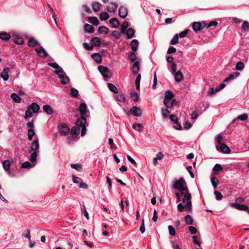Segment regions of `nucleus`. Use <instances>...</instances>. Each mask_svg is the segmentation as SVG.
I'll list each match as a JSON object with an SVG mask.
<instances>
[{"label": "nucleus", "instance_id": "obj_50", "mask_svg": "<svg viewBox=\"0 0 249 249\" xmlns=\"http://www.w3.org/2000/svg\"><path fill=\"white\" fill-rule=\"evenodd\" d=\"M240 75V73L239 72H234L231 74H230L229 76V78L230 80H233L235 78L238 77Z\"/></svg>", "mask_w": 249, "mask_h": 249}, {"label": "nucleus", "instance_id": "obj_24", "mask_svg": "<svg viewBox=\"0 0 249 249\" xmlns=\"http://www.w3.org/2000/svg\"><path fill=\"white\" fill-rule=\"evenodd\" d=\"M84 30L85 32L92 33L94 31V27L88 23H86L84 26Z\"/></svg>", "mask_w": 249, "mask_h": 249}, {"label": "nucleus", "instance_id": "obj_7", "mask_svg": "<svg viewBox=\"0 0 249 249\" xmlns=\"http://www.w3.org/2000/svg\"><path fill=\"white\" fill-rule=\"evenodd\" d=\"M58 129L61 135L66 136L70 132L69 127L64 123H60L58 126Z\"/></svg>", "mask_w": 249, "mask_h": 249}, {"label": "nucleus", "instance_id": "obj_32", "mask_svg": "<svg viewBox=\"0 0 249 249\" xmlns=\"http://www.w3.org/2000/svg\"><path fill=\"white\" fill-rule=\"evenodd\" d=\"M28 44L30 47H32L39 45L38 42L34 37H32L29 40Z\"/></svg>", "mask_w": 249, "mask_h": 249}, {"label": "nucleus", "instance_id": "obj_1", "mask_svg": "<svg viewBox=\"0 0 249 249\" xmlns=\"http://www.w3.org/2000/svg\"><path fill=\"white\" fill-rule=\"evenodd\" d=\"M78 110L80 112V114L81 115V117H79L76 122V125L81 126V136L83 137L86 133V119L84 117V115L86 114L88 110L87 108V106L86 103H82L80 104Z\"/></svg>", "mask_w": 249, "mask_h": 249}, {"label": "nucleus", "instance_id": "obj_44", "mask_svg": "<svg viewBox=\"0 0 249 249\" xmlns=\"http://www.w3.org/2000/svg\"><path fill=\"white\" fill-rule=\"evenodd\" d=\"M62 76L63 77L62 78V79H61V83L63 85H66L67 84H68L70 82L69 77L66 74H63Z\"/></svg>", "mask_w": 249, "mask_h": 249}, {"label": "nucleus", "instance_id": "obj_57", "mask_svg": "<svg viewBox=\"0 0 249 249\" xmlns=\"http://www.w3.org/2000/svg\"><path fill=\"white\" fill-rule=\"evenodd\" d=\"M189 30L188 29H185L183 32H181L179 34H178V37L180 38H183L186 36V35L188 34Z\"/></svg>", "mask_w": 249, "mask_h": 249}, {"label": "nucleus", "instance_id": "obj_14", "mask_svg": "<svg viewBox=\"0 0 249 249\" xmlns=\"http://www.w3.org/2000/svg\"><path fill=\"white\" fill-rule=\"evenodd\" d=\"M173 74H174L175 80L177 82H181L183 78V73L180 71H178Z\"/></svg>", "mask_w": 249, "mask_h": 249}, {"label": "nucleus", "instance_id": "obj_3", "mask_svg": "<svg viewBox=\"0 0 249 249\" xmlns=\"http://www.w3.org/2000/svg\"><path fill=\"white\" fill-rule=\"evenodd\" d=\"M136 51H131L129 53L128 55V58L134 63L132 65V71L134 74H137L140 71V63L137 60L138 58L137 57L135 52Z\"/></svg>", "mask_w": 249, "mask_h": 249}, {"label": "nucleus", "instance_id": "obj_34", "mask_svg": "<svg viewBox=\"0 0 249 249\" xmlns=\"http://www.w3.org/2000/svg\"><path fill=\"white\" fill-rule=\"evenodd\" d=\"M185 221L186 224L187 225H193L194 222V220L190 214H187L185 217Z\"/></svg>", "mask_w": 249, "mask_h": 249}, {"label": "nucleus", "instance_id": "obj_25", "mask_svg": "<svg viewBox=\"0 0 249 249\" xmlns=\"http://www.w3.org/2000/svg\"><path fill=\"white\" fill-rule=\"evenodd\" d=\"M88 21L89 23H91L94 26H97L99 24L100 22L98 18L96 17H90L88 18Z\"/></svg>", "mask_w": 249, "mask_h": 249}, {"label": "nucleus", "instance_id": "obj_41", "mask_svg": "<svg viewBox=\"0 0 249 249\" xmlns=\"http://www.w3.org/2000/svg\"><path fill=\"white\" fill-rule=\"evenodd\" d=\"M248 118V115L246 113H244V114H243L242 115L238 116V117L237 118V119L240 120L242 121H244L247 120ZM236 121V119H234L232 123H234Z\"/></svg>", "mask_w": 249, "mask_h": 249}, {"label": "nucleus", "instance_id": "obj_39", "mask_svg": "<svg viewBox=\"0 0 249 249\" xmlns=\"http://www.w3.org/2000/svg\"><path fill=\"white\" fill-rule=\"evenodd\" d=\"M107 87L109 89L114 93H117L118 91L117 88L111 83H108Z\"/></svg>", "mask_w": 249, "mask_h": 249}, {"label": "nucleus", "instance_id": "obj_35", "mask_svg": "<svg viewBox=\"0 0 249 249\" xmlns=\"http://www.w3.org/2000/svg\"><path fill=\"white\" fill-rule=\"evenodd\" d=\"M132 127L135 130L139 132L142 131L143 129H144L143 126L140 123L133 124Z\"/></svg>", "mask_w": 249, "mask_h": 249}, {"label": "nucleus", "instance_id": "obj_12", "mask_svg": "<svg viewBox=\"0 0 249 249\" xmlns=\"http://www.w3.org/2000/svg\"><path fill=\"white\" fill-rule=\"evenodd\" d=\"M82 127L79 126H73L71 129V134L72 138H75L79 134L80 128Z\"/></svg>", "mask_w": 249, "mask_h": 249}, {"label": "nucleus", "instance_id": "obj_38", "mask_svg": "<svg viewBox=\"0 0 249 249\" xmlns=\"http://www.w3.org/2000/svg\"><path fill=\"white\" fill-rule=\"evenodd\" d=\"M36 133L33 128H29L28 131V138L30 141L33 139V137L35 135Z\"/></svg>", "mask_w": 249, "mask_h": 249}, {"label": "nucleus", "instance_id": "obj_56", "mask_svg": "<svg viewBox=\"0 0 249 249\" xmlns=\"http://www.w3.org/2000/svg\"><path fill=\"white\" fill-rule=\"evenodd\" d=\"M119 15L121 18H124V8L123 6H121L119 8Z\"/></svg>", "mask_w": 249, "mask_h": 249}, {"label": "nucleus", "instance_id": "obj_53", "mask_svg": "<svg viewBox=\"0 0 249 249\" xmlns=\"http://www.w3.org/2000/svg\"><path fill=\"white\" fill-rule=\"evenodd\" d=\"M161 112L162 117L164 118H166L167 117L168 114H169L170 111L168 109V108H161Z\"/></svg>", "mask_w": 249, "mask_h": 249}, {"label": "nucleus", "instance_id": "obj_47", "mask_svg": "<svg viewBox=\"0 0 249 249\" xmlns=\"http://www.w3.org/2000/svg\"><path fill=\"white\" fill-rule=\"evenodd\" d=\"M141 75L140 74H139L137 76V77L136 78V81H135L136 89L137 90H139L140 88V80H141Z\"/></svg>", "mask_w": 249, "mask_h": 249}, {"label": "nucleus", "instance_id": "obj_55", "mask_svg": "<svg viewBox=\"0 0 249 249\" xmlns=\"http://www.w3.org/2000/svg\"><path fill=\"white\" fill-rule=\"evenodd\" d=\"M211 182L214 188H216L217 186V183L218 182V181L216 177H212L211 178Z\"/></svg>", "mask_w": 249, "mask_h": 249}, {"label": "nucleus", "instance_id": "obj_42", "mask_svg": "<svg viewBox=\"0 0 249 249\" xmlns=\"http://www.w3.org/2000/svg\"><path fill=\"white\" fill-rule=\"evenodd\" d=\"M109 18V15L106 12H103L100 15V19L101 20H106Z\"/></svg>", "mask_w": 249, "mask_h": 249}, {"label": "nucleus", "instance_id": "obj_33", "mask_svg": "<svg viewBox=\"0 0 249 249\" xmlns=\"http://www.w3.org/2000/svg\"><path fill=\"white\" fill-rule=\"evenodd\" d=\"M2 165L5 171H8V174H10L9 169L11 165L10 161L9 160H4L2 162Z\"/></svg>", "mask_w": 249, "mask_h": 249}, {"label": "nucleus", "instance_id": "obj_40", "mask_svg": "<svg viewBox=\"0 0 249 249\" xmlns=\"http://www.w3.org/2000/svg\"><path fill=\"white\" fill-rule=\"evenodd\" d=\"M130 97L134 102H138L139 101V96L138 94L135 91H132L130 93Z\"/></svg>", "mask_w": 249, "mask_h": 249}, {"label": "nucleus", "instance_id": "obj_48", "mask_svg": "<svg viewBox=\"0 0 249 249\" xmlns=\"http://www.w3.org/2000/svg\"><path fill=\"white\" fill-rule=\"evenodd\" d=\"M178 34H176L172 39L170 42V44L176 45L177 44L178 42Z\"/></svg>", "mask_w": 249, "mask_h": 249}, {"label": "nucleus", "instance_id": "obj_59", "mask_svg": "<svg viewBox=\"0 0 249 249\" xmlns=\"http://www.w3.org/2000/svg\"><path fill=\"white\" fill-rule=\"evenodd\" d=\"M32 167V164L28 161L24 162L21 165V168H30Z\"/></svg>", "mask_w": 249, "mask_h": 249}, {"label": "nucleus", "instance_id": "obj_8", "mask_svg": "<svg viewBox=\"0 0 249 249\" xmlns=\"http://www.w3.org/2000/svg\"><path fill=\"white\" fill-rule=\"evenodd\" d=\"M231 205L232 208H235L240 211H247V210H249L248 206L243 203H231Z\"/></svg>", "mask_w": 249, "mask_h": 249}, {"label": "nucleus", "instance_id": "obj_45", "mask_svg": "<svg viewBox=\"0 0 249 249\" xmlns=\"http://www.w3.org/2000/svg\"><path fill=\"white\" fill-rule=\"evenodd\" d=\"M32 116L33 112L31 111V110L27 107V109L25 111L24 118L27 119L32 117Z\"/></svg>", "mask_w": 249, "mask_h": 249}, {"label": "nucleus", "instance_id": "obj_31", "mask_svg": "<svg viewBox=\"0 0 249 249\" xmlns=\"http://www.w3.org/2000/svg\"><path fill=\"white\" fill-rule=\"evenodd\" d=\"M98 31L99 34L107 35L108 33L109 29L105 26H101L98 28Z\"/></svg>", "mask_w": 249, "mask_h": 249}, {"label": "nucleus", "instance_id": "obj_13", "mask_svg": "<svg viewBox=\"0 0 249 249\" xmlns=\"http://www.w3.org/2000/svg\"><path fill=\"white\" fill-rule=\"evenodd\" d=\"M10 70L9 68H5L3 71L0 73L1 77L4 80L7 81L9 79L8 73L10 72Z\"/></svg>", "mask_w": 249, "mask_h": 249}, {"label": "nucleus", "instance_id": "obj_28", "mask_svg": "<svg viewBox=\"0 0 249 249\" xmlns=\"http://www.w3.org/2000/svg\"><path fill=\"white\" fill-rule=\"evenodd\" d=\"M92 58L98 63H101L102 62V56L99 53H93L91 55Z\"/></svg>", "mask_w": 249, "mask_h": 249}, {"label": "nucleus", "instance_id": "obj_22", "mask_svg": "<svg viewBox=\"0 0 249 249\" xmlns=\"http://www.w3.org/2000/svg\"><path fill=\"white\" fill-rule=\"evenodd\" d=\"M92 8L94 12H97L101 9L102 5L99 2L94 1L92 3Z\"/></svg>", "mask_w": 249, "mask_h": 249}, {"label": "nucleus", "instance_id": "obj_27", "mask_svg": "<svg viewBox=\"0 0 249 249\" xmlns=\"http://www.w3.org/2000/svg\"><path fill=\"white\" fill-rule=\"evenodd\" d=\"M178 101L175 99H172L171 101L167 102L166 105L165 106L167 108H171L173 106L178 105Z\"/></svg>", "mask_w": 249, "mask_h": 249}, {"label": "nucleus", "instance_id": "obj_46", "mask_svg": "<svg viewBox=\"0 0 249 249\" xmlns=\"http://www.w3.org/2000/svg\"><path fill=\"white\" fill-rule=\"evenodd\" d=\"M236 70L237 71H242L244 68V64L241 61H239L236 65Z\"/></svg>", "mask_w": 249, "mask_h": 249}, {"label": "nucleus", "instance_id": "obj_21", "mask_svg": "<svg viewBox=\"0 0 249 249\" xmlns=\"http://www.w3.org/2000/svg\"><path fill=\"white\" fill-rule=\"evenodd\" d=\"M109 23L111 25V27L116 28L119 26V22L118 19L116 18H111L109 21Z\"/></svg>", "mask_w": 249, "mask_h": 249}, {"label": "nucleus", "instance_id": "obj_17", "mask_svg": "<svg viewBox=\"0 0 249 249\" xmlns=\"http://www.w3.org/2000/svg\"><path fill=\"white\" fill-rule=\"evenodd\" d=\"M192 27L194 30L196 32L200 31L203 29L202 24L199 22H194L192 24Z\"/></svg>", "mask_w": 249, "mask_h": 249}, {"label": "nucleus", "instance_id": "obj_16", "mask_svg": "<svg viewBox=\"0 0 249 249\" xmlns=\"http://www.w3.org/2000/svg\"><path fill=\"white\" fill-rule=\"evenodd\" d=\"M27 107L32 110L33 113H37L40 109L39 106L36 103H33L30 106Z\"/></svg>", "mask_w": 249, "mask_h": 249}, {"label": "nucleus", "instance_id": "obj_23", "mask_svg": "<svg viewBox=\"0 0 249 249\" xmlns=\"http://www.w3.org/2000/svg\"><path fill=\"white\" fill-rule=\"evenodd\" d=\"M43 110L48 115L52 114L53 112V108L48 105H44L43 106Z\"/></svg>", "mask_w": 249, "mask_h": 249}, {"label": "nucleus", "instance_id": "obj_29", "mask_svg": "<svg viewBox=\"0 0 249 249\" xmlns=\"http://www.w3.org/2000/svg\"><path fill=\"white\" fill-rule=\"evenodd\" d=\"M10 38L11 36L9 34L4 32L0 33V39L5 41H8Z\"/></svg>", "mask_w": 249, "mask_h": 249}, {"label": "nucleus", "instance_id": "obj_19", "mask_svg": "<svg viewBox=\"0 0 249 249\" xmlns=\"http://www.w3.org/2000/svg\"><path fill=\"white\" fill-rule=\"evenodd\" d=\"M12 40L15 43L18 45H22L24 43V40L23 38L18 36H13Z\"/></svg>", "mask_w": 249, "mask_h": 249}, {"label": "nucleus", "instance_id": "obj_26", "mask_svg": "<svg viewBox=\"0 0 249 249\" xmlns=\"http://www.w3.org/2000/svg\"><path fill=\"white\" fill-rule=\"evenodd\" d=\"M139 41L137 39H133L130 43V46L132 51H136L138 48Z\"/></svg>", "mask_w": 249, "mask_h": 249}, {"label": "nucleus", "instance_id": "obj_11", "mask_svg": "<svg viewBox=\"0 0 249 249\" xmlns=\"http://www.w3.org/2000/svg\"><path fill=\"white\" fill-rule=\"evenodd\" d=\"M35 51L36 52L38 55L41 57L45 58L48 55L47 52L42 46H40L39 48L35 49Z\"/></svg>", "mask_w": 249, "mask_h": 249}, {"label": "nucleus", "instance_id": "obj_37", "mask_svg": "<svg viewBox=\"0 0 249 249\" xmlns=\"http://www.w3.org/2000/svg\"><path fill=\"white\" fill-rule=\"evenodd\" d=\"M11 98L15 103H18L20 102L21 98L17 94L15 93H12V94L11 95Z\"/></svg>", "mask_w": 249, "mask_h": 249}, {"label": "nucleus", "instance_id": "obj_18", "mask_svg": "<svg viewBox=\"0 0 249 249\" xmlns=\"http://www.w3.org/2000/svg\"><path fill=\"white\" fill-rule=\"evenodd\" d=\"M135 31L133 28H130L125 30V35L127 38L130 39L133 37L134 36Z\"/></svg>", "mask_w": 249, "mask_h": 249}, {"label": "nucleus", "instance_id": "obj_62", "mask_svg": "<svg viewBox=\"0 0 249 249\" xmlns=\"http://www.w3.org/2000/svg\"><path fill=\"white\" fill-rule=\"evenodd\" d=\"M140 231L142 233H143L145 232L144 220L143 218H142V220L141 225L140 228Z\"/></svg>", "mask_w": 249, "mask_h": 249}, {"label": "nucleus", "instance_id": "obj_10", "mask_svg": "<svg viewBox=\"0 0 249 249\" xmlns=\"http://www.w3.org/2000/svg\"><path fill=\"white\" fill-rule=\"evenodd\" d=\"M130 113H132L134 116L140 117L142 114V111L139 107L133 106L130 110Z\"/></svg>", "mask_w": 249, "mask_h": 249}, {"label": "nucleus", "instance_id": "obj_30", "mask_svg": "<svg viewBox=\"0 0 249 249\" xmlns=\"http://www.w3.org/2000/svg\"><path fill=\"white\" fill-rule=\"evenodd\" d=\"M39 147V144L38 139L35 140L32 143L31 149L32 151H36Z\"/></svg>", "mask_w": 249, "mask_h": 249}, {"label": "nucleus", "instance_id": "obj_9", "mask_svg": "<svg viewBox=\"0 0 249 249\" xmlns=\"http://www.w3.org/2000/svg\"><path fill=\"white\" fill-rule=\"evenodd\" d=\"M174 97L173 92L170 90H167L165 92V98L163 100V104L164 105H166V104L169 101H171Z\"/></svg>", "mask_w": 249, "mask_h": 249}, {"label": "nucleus", "instance_id": "obj_36", "mask_svg": "<svg viewBox=\"0 0 249 249\" xmlns=\"http://www.w3.org/2000/svg\"><path fill=\"white\" fill-rule=\"evenodd\" d=\"M54 73L58 75L59 78L60 79H62L63 77L62 76L63 74H66L65 72L63 71V70L60 67L59 69H58L57 70H55Z\"/></svg>", "mask_w": 249, "mask_h": 249}, {"label": "nucleus", "instance_id": "obj_43", "mask_svg": "<svg viewBox=\"0 0 249 249\" xmlns=\"http://www.w3.org/2000/svg\"><path fill=\"white\" fill-rule=\"evenodd\" d=\"M223 170V168L221 165L219 164H216L213 168V171L214 175L216 174V173Z\"/></svg>", "mask_w": 249, "mask_h": 249}, {"label": "nucleus", "instance_id": "obj_4", "mask_svg": "<svg viewBox=\"0 0 249 249\" xmlns=\"http://www.w3.org/2000/svg\"><path fill=\"white\" fill-rule=\"evenodd\" d=\"M176 196L179 202L181 201V198H182V202H191V194L188 189H186V190L184 191L176 192Z\"/></svg>", "mask_w": 249, "mask_h": 249}, {"label": "nucleus", "instance_id": "obj_51", "mask_svg": "<svg viewBox=\"0 0 249 249\" xmlns=\"http://www.w3.org/2000/svg\"><path fill=\"white\" fill-rule=\"evenodd\" d=\"M37 156V153L36 151H34L31 155L30 160L31 162H34L36 160Z\"/></svg>", "mask_w": 249, "mask_h": 249}, {"label": "nucleus", "instance_id": "obj_60", "mask_svg": "<svg viewBox=\"0 0 249 249\" xmlns=\"http://www.w3.org/2000/svg\"><path fill=\"white\" fill-rule=\"evenodd\" d=\"M168 230L170 235L174 236L176 234L175 229L173 226L169 225L168 226Z\"/></svg>", "mask_w": 249, "mask_h": 249}, {"label": "nucleus", "instance_id": "obj_15", "mask_svg": "<svg viewBox=\"0 0 249 249\" xmlns=\"http://www.w3.org/2000/svg\"><path fill=\"white\" fill-rule=\"evenodd\" d=\"M101 39L98 37H92L90 40L91 45L94 46L98 47L101 44Z\"/></svg>", "mask_w": 249, "mask_h": 249}, {"label": "nucleus", "instance_id": "obj_49", "mask_svg": "<svg viewBox=\"0 0 249 249\" xmlns=\"http://www.w3.org/2000/svg\"><path fill=\"white\" fill-rule=\"evenodd\" d=\"M116 99L119 102L124 103V96L123 94H120L116 96Z\"/></svg>", "mask_w": 249, "mask_h": 249}, {"label": "nucleus", "instance_id": "obj_20", "mask_svg": "<svg viewBox=\"0 0 249 249\" xmlns=\"http://www.w3.org/2000/svg\"><path fill=\"white\" fill-rule=\"evenodd\" d=\"M118 7L116 3L111 2L107 6V9L109 12H114Z\"/></svg>", "mask_w": 249, "mask_h": 249}, {"label": "nucleus", "instance_id": "obj_58", "mask_svg": "<svg viewBox=\"0 0 249 249\" xmlns=\"http://www.w3.org/2000/svg\"><path fill=\"white\" fill-rule=\"evenodd\" d=\"M71 94L72 96H73L74 97H77L78 94V91L76 89H75L73 88H71Z\"/></svg>", "mask_w": 249, "mask_h": 249}, {"label": "nucleus", "instance_id": "obj_2", "mask_svg": "<svg viewBox=\"0 0 249 249\" xmlns=\"http://www.w3.org/2000/svg\"><path fill=\"white\" fill-rule=\"evenodd\" d=\"M217 144L216 149L218 151L223 153L229 154L231 152L229 147L223 142V137L221 135L218 134L216 138Z\"/></svg>", "mask_w": 249, "mask_h": 249}, {"label": "nucleus", "instance_id": "obj_61", "mask_svg": "<svg viewBox=\"0 0 249 249\" xmlns=\"http://www.w3.org/2000/svg\"><path fill=\"white\" fill-rule=\"evenodd\" d=\"M242 29L244 31H247L249 29V23L247 21H244L242 26Z\"/></svg>", "mask_w": 249, "mask_h": 249}, {"label": "nucleus", "instance_id": "obj_54", "mask_svg": "<svg viewBox=\"0 0 249 249\" xmlns=\"http://www.w3.org/2000/svg\"><path fill=\"white\" fill-rule=\"evenodd\" d=\"M71 167L77 171H80L82 168V166L80 164H71Z\"/></svg>", "mask_w": 249, "mask_h": 249}, {"label": "nucleus", "instance_id": "obj_63", "mask_svg": "<svg viewBox=\"0 0 249 249\" xmlns=\"http://www.w3.org/2000/svg\"><path fill=\"white\" fill-rule=\"evenodd\" d=\"M82 9H83V10H84L86 12H87L88 14L92 13L91 10H90L89 7L87 5L83 4L82 5Z\"/></svg>", "mask_w": 249, "mask_h": 249}, {"label": "nucleus", "instance_id": "obj_5", "mask_svg": "<svg viewBox=\"0 0 249 249\" xmlns=\"http://www.w3.org/2000/svg\"><path fill=\"white\" fill-rule=\"evenodd\" d=\"M174 189H177L179 191H184L188 189L187 184L183 178H180L176 180L173 185Z\"/></svg>", "mask_w": 249, "mask_h": 249}, {"label": "nucleus", "instance_id": "obj_52", "mask_svg": "<svg viewBox=\"0 0 249 249\" xmlns=\"http://www.w3.org/2000/svg\"><path fill=\"white\" fill-rule=\"evenodd\" d=\"M82 213L84 214V215L85 216V217L88 220H89V213L86 210V206L84 205H82Z\"/></svg>", "mask_w": 249, "mask_h": 249}, {"label": "nucleus", "instance_id": "obj_64", "mask_svg": "<svg viewBox=\"0 0 249 249\" xmlns=\"http://www.w3.org/2000/svg\"><path fill=\"white\" fill-rule=\"evenodd\" d=\"M214 194L215 195V196H216V199L217 200H221L222 197H223V195H222V194L219 192V191H215L214 192Z\"/></svg>", "mask_w": 249, "mask_h": 249}, {"label": "nucleus", "instance_id": "obj_6", "mask_svg": "<svg viewBox=\"0 0 249 249\" xmlns=\"http://www.w3.org/2000/svg\"><path fill=\"white\" fill-rule=\"evenodd\" d=\"M98 69L102 75L106 80L110 79L111 77V72L108 68L100 65L98 66Z\"/></svg>", "mask_w": 249, "mask_h": 249}]
</instances>
